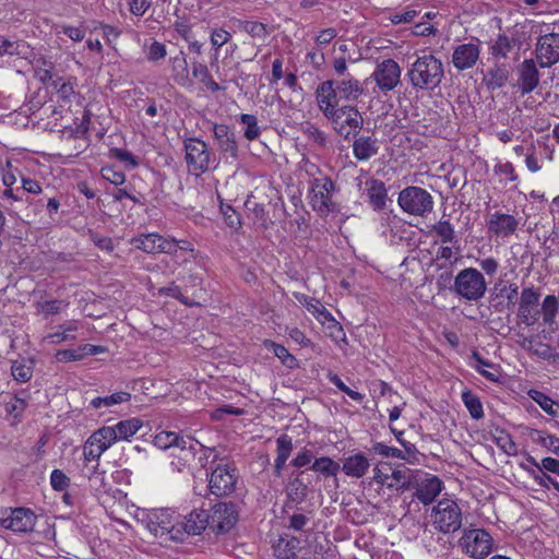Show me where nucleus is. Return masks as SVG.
I'll return each instance as SVG.
<instances>
[{
	"label": "nucleus",
	"mask_w": 559,
	"mask_h": 559,
	"mask_svg": "<svg viewBox=\"0 0 559 559\" xmlns=\"http://www.w3.org/2000/svg\"><path fill=\"white\" fill-rule=\"evenodd\" d=\"M246 207L253 213L254 218L258 219L263 227H267L270 219L263 204H258L248 199L246 201Z\"/></svg>",
	"instance_id": "obj_55"
},
{
	"label": "nucleus",
	"mask_w": 559,
	"mask_h": 559,
	"mask_svg": "<svg viewBox=\"0 0 559 559\" xmlns=\"http://www.w3.org/2000/svg\"><path fill=\"white\" fill-rule=\"evenodd\" d=\"M238 478L237 469L231 463H219L210 476V490L215 496H226L234 491Z\"/></svg>",
	"instance_id": "obj_12"
},
{
	"label": "nucleus",
	"mask_w": 559,
	"mask_h": 559,
	"mask_svg": "<svg viewBox=\"0 0 559 559\" xmlns=\"http://www.w3.org/2000/svg\"><path fill=\"white\" fill-rule=\"evenodd\" d=\"M397 202L404 212L416 216H425L433 209L431 194L415 186L403 189L399 194Z\"/></svg>",
	"instance_id": "obj_7"
},
{
	"label": "nucleus",
	"mask_w": 559,
	"mask_h": 559,
	"mask_svg": "<svg viewBox=\"0 0 559 559\" xmlns=\"http://www.w3.org/2000/svg\"><path fill=\"white\" fill-rule=\"evenodd\" d=\"M153 443L160 450L171 449L173 455L178 456V462L171 461L173 469L181 472L194 459L197 448L201 444L189 436H182L175 431L163 430L154 436Z\"/></svg>",
	"instance_id": "obj_2"
},
{
	"label": "nucleus",
	"mask_w": 559,
	"mask_h": 559,
	"mask_svg": "<svg viewBox=\"0 0 559 559\" xmlns=\"http://www.w3.org/2000/svg\"><path fill=\"white\" fill-rule=\"evenodd\" d=\"M171 63H173L175 81L182 86L191 85V80L189 78L188 62H187L183 53L180 52L179 56H176L175 58H173Z\"/></svg>",
	"instance_id": "obj_36"
},
{
	"label": "nucleus",
	"mask_w": 559,
	"mask_h": 559,
	"mask_svg": "<svg viewBox=\"0 0 559 559\" xmlns=\"http://www.w3.org/2000/svg\"><path fill=\"white\" fill-rule=\"evenodd\" d=\"M192 75L198 79L202 84H204V86L211 91V92H217L219 91V85L218 83H216L207 67L203 63H200V62H193L192 63Z\"/></svg>",
	"instance_id": "obj_41"
},
{
	"label": "nucleus",
	"mask_w": 559,
	"mask_h": 559,
	"mask_svg": "<svg viewBox=\"0 0 559 559\" xmlns=\"http://www.w3.org/2000/svg\"><path fill=\"white\" fill-rule=\"evenodd\" d=\"M462 510L460 506L450 499L440 500L431 511L433 527L443 534L457 532L462 527Z\"/></svg>",
	"instance_id": "obj_5"
},
{
	"label": "nucleus",
	"mask_w": 559,
	"mask_h": 559,
	"mask_svg": "<svg viewBox=\"0 0 559 559\" xmlns=\"http://www.w3.org/2000/svg\"><path fill=\"white\" fill-rule=\"evenodd\" d=\"M207 527L215 533L229 532L238 521V511L234 503L221 502L206 512Z\"/></svg>",
	"instance_id": "obj_11"
},
{
	"label": "nucleus",
	"mask_w": 559,
	"mask_h": 559,
	"mask_svg": "<svg viewBox=\"0 0 559 559\" xmlns=\"http://www.w3.org/2000/svg\"><path fill=\"white\" fill-rule=\"evenodd\" d=\"M142 420L139 418H129L121 420L114 426L118 440H129L142 428Z\"/></svg>",
	"instance_id": "obj_35"
},
{
	"label": "nucleus",
	"mask_w": 559,
	"mask_h": 559,
	"mask_svg": "<svg viewBox=\"0 0 559 559\" xmlns=\"http://www.w3.org/2000/svg\"><path fill=\"white\" fill-rule=\"evenodd\" d=\"M93 440H97L105 450H108L115 442H118V437L114 426H104L92 433Z\"/></svg>",
	"instance_id": "obj_45"
},
{
	"label": "nucleus",
	"mask_w": 559,
	"mask_h": 559,
	"mask_svg": "<svg viewBox=\"0 0 559 559\" xmlns=\"http://www.w3.org/2000/svg\"><path fill=\"white\" fill-rule=\"evenodd\" d=\"M102 177L115 186H120L126 180L124 174L120 170L114 169L112 167H103Z\"/></svg>",
	"instance_id": "obj_62"
},
{
	"label": "nucleus",
	"mask_w": 559,
	"mask_h": 559,
	"mask_svg": "<svg viewBox=\"0 0 559 559\" xmlns=\"http://www.w3.org/2000/svg\"><path fill=\"white\" fill-rule=\"evenodd\" d=\"M527 394L545 413L552 417H559V405L556 406L551 397L535 389L530 390Z\"/></svg>",
	"instance_id": "obj_37"
},
{
	"label": "nucleus",
	"mask_w": 559,
	"mask_h": 559,
	"mask_svg": "<svg viewBox=\"0 0 559 559\" xmlns=\"http://www.w3.org/2000/svg\"><path fill=\"white\" fill-rule=\"evenodd\" d=\"M55 357L59 362L78 361L84 358L81 346L75 349L58 350Z\"/></svg>",
	"instance_id": "obj_58"
},
{
	"label": "nucleus",
	"mask_w": 559,
	"mask_h": 559,
	"mask_svg": "<svg viewBox=\"0 0 559 559\" xmlns=\"http://www.w3.org/2000/svg\"><path fill=\"white\" fill-rule=\"evenodd\" d=\"M316 98L320 110L325 117L338 108L337 103L340 96L338 93H336L335 84L331 80L324 81L318 86Z\"/></svg>",
	"instance_id": "obj_22"
},
{
	"label": "nucleus",
	"mask_w": 559,
	"mask_h": 559,
	"mask_svg": "<svg viewBox=\"0 0 559 559\" xmlns=\"http://www.w3.org/2000/svg\"><path fill=\"white\" fill-rule=\"evenodd\" d=\"M540 294L533 287L524 288L520 296L518 317L525 325L531 326L538 320L537 310Z\"/></svg>",
	"instance_id": "obj_18"
},
{
	"label": "nucleus",
	"mask_w": 559,
	"mask_h": 559,
	"mask_svg": "<svg viewBox=\"0 0 559 559\" xmlns=\"http://www.w3.org/2000/svg\"><path fill=\"white\" fill-rule=\"evenodd\" d=\"M473 359L475 360L474 368L486 379L490 381L499 380V372L495 368V365L485 360L478 353H473Z\"/></svg>",
	"instance_id": "obj_42"
},
{
	"label": "nucleus",
	"mask_w": 559,
	"mask_h": 559,
	"mask_svg": "<svg viewBox=\"0 0 559 559\" xmlns=\"http://www.w3.org/2000/svg\"><path fill=\"white\" fill-rule=\"evenodd\" d=\"M11 370L13 378L20 382H27L33 374L31 366L23 361H14Z\"/></svg>",
	"instance_id": "obj_54"
},
{
	"label": "nucleus",
	"mask_w": 559,
	"mask_h": 559,
	"mask_svg": "<svg viewBox=\"0 0 559 559\" xmlns=\"http://www.w3.org/2000/svg\"><path fill=\"white\" fill-rule=\"evenodd\" d=\"M131 243L151 254L156 253H167V254H175L176 253V239L174 238H166L158 234H147V235H140L138 237H134L131 239Z\"/></svg>",
	"instance_id": "obj_15"
},
{
	"label": "nucleus",
	"mask_w": 559,
	"mask_h": 559,
	"mask_svg": "<svg viewBox=\"0 0 559 559\" xmlns=\"http://www.w3.org/2000/svg\"><path fill=\"white\" fill-rule=\"evenodd\" d=\"M311 469L324 477H332L337 475L341 465L329 456H321L314 460Z\"/></svg>",
	"instance_id": "obj_38"
},
{
	"label": "nucleus",
	"mask_w": 559,
	"mask_h": 559,
	"mask_svg": "<svg viewBox=\"0 0 559 559\" xmlns=\"http://www.w3.org/2000/svg\"><path fill=\"white\" fill-rule=\"evenodd\" d=\"M331 81L335 84L336 93H338V96L342 99L356 100L364 93V87L361 83L357 79L353 78L350 74L346 76L335 78Z\"/></svg>",
	"instance_id": "obj_24"
},
{
	"label": "nucleus",
	"mask_w": 559,
	"mask_h": 559,
	"mask_svg": "<svg viewBox=\"0 0 559 559\" xmlns=\"http://www.w3.org/2000/svg\"><path fill=\"white\" fill-rule=\"evenodd\" d=\"M431 231L435 233L443 243L455 240L454 227L449 221L437 222L432 226Z\"/></svg>",
	"instance_id": "obj_48"
},
{
	"label": "nucleus",
	"mask_w": 559,
	"mask_h": 559,
	"mask_svg": "<svg viewBox=\"0 0 559 559\" xmlns=\"http://www.w3.org/2000/svg\"><path fill=\"white\" fill-rule=\"evenodd\" d=\"M105 448L97 441L93 440V436L91 435L90 438L86 440L83 447V455L84 461L86 463V466L91 464V469L93 473L96 472L98 468V461L103 453L105 452Z\"/></svg>",
	"instance_id": "obj_32"
},
{
	"label": "nucleus",
	"mask_w": 559,
	"mask_h": 559,
	"mask_svg": "<svg viewBox=\"0 0 559 559\" xmlns=\"http://www.w3.org/2000/svg\"><path fill=\"white\" fill-rule=\"evenodd\" d=\"M372 450L374 453H377L383 457H396V459L404 457L403 452L400 449L389 447L382 442H376L372 445Z\"/></svg>",
	"instance_id": "obj_57"
},
{
	"label": "nucleus",
	"mask_w": 559,
	"mask_h": 559,
	"mask_svg": "<svg viewBox=\"0 0 559 559\" xmlns=\"http://www.w3.org/2000/svg\"><path fill=\"white\" fill-rule=\"evenodd\" d=\"M406 75L415 90L433 91L444 76L442 61L432 53H424L412 63Z\"/></svg>",
	"instance_id": "obj_1"
},
{
	"label": "nucleus",
	"mask_w": 559,
	"mask_h": 559,
	"mask_svg": "<svg viewBox=\"0 0 559 559\" xmlns=\"http://www.w3.org/2000/svg\"><path fill=\"white\" fill-rule=\"evenodd\" d=\"M559 300L556 295H547L540 307L539 313H542L543 322L547 325H552L556 322L558 313Z\"/></svg>",
	"instance_id": "obj_40"
},
{
	"label": "nucleus",
	"mask_w": 559,
	"mask_h": 559,
	"mask_svg": "<svg viewBox=\"0 0 559 559\" xmlns=\"http://www.w3.org/2000/svg\"><path fill=\"white\" fill-rule=\"evenodd\" d=\"M304 133L312 140L314 143H317L320 146H324L326 143V138L322 131H320L317 127L312 124H307L304 128Z\"/></svg>",
	"instance_id": "obj_63"
},
{
	"label": "nucleus",
	"mask_w": 559,
	"mask_h": 559,
	"mask_svg": "<svg viewBox=\"0 0 559 559\" xmlns=\"http://www.w3.org/2000/svg\"><path fill=\"white\" fill-rule=\"evenodd\" d=\"M509 78V68L506 64L496 63L484 75V83L488 90H498L502 87Z\"/></svg>",
	"instance_id": "obj_31"
},
{
	"label": "nucleus",
	"mask_w": 559,
	"mask_h": 559,
	"mask_svg": "<svg viewBox=\"0 0 559 559\" xmlns=\"http://www.w3.org/2000/svg\"><path fill=\"white\" fill-rule=\"evenodd\" d=\"M442 490V481L437 476L426 477L417 484L415 497L424 504L431 503Z\"/></svg>",
	"instance_id": "obj_27"
},
{
	"label": "nucleus",
	"mask_w": 559,
	"mask_h": 559,
	"mask_svg": "<svg viewBox=\"0 0 559 559\" xmlns=\"http://www.w3.org/2000/svg\"><path fill=\"white\" fill-rule=\"evenodd\" d=\"M241 123L246 127L245 138L249 141H253L260 135V128L258 126V119L253 115L242 114L240 116Z\"/></svg>",
	"instance_id": "obj_49"
},
{
	"label": "nucleus",
	"mask_w": 559,
	"mask_h": 559,
	"mask_svg": "<svg viewBox=\"0 0 559 559\" xmlns=\"http://www.w3.org/2000/svg\"><path fill=\"white\" fill-rule=\"evenodd\" d=\"M370 80L374 81L378 88L386 94L393 91L401 81V68L393 59H385L380 62L372 74Z\"/></svg>",
	"instance_id": "obj_14"
},
{
	"label": "nucleus",
	"mask_w": 559,
	"mask_h": 559,
	"mask_svg": "<svg viewBox=\"0 0 559 559\" xmlns=\"http://www.w3.org/2000/svg\"><path fill=\"white\" fill-rule=\"evenodd\" d=\"M214 136L222 152L229 153L233 157L237 156V143L235 134L225 124L214 126Z\"/></svg>",
	"instance_id": "obj_30"
},
{
	"label": "nucleus",
	"mask_w": 559,
	"mask_h": 559,
	"mask_svg": "<svg viewBox=\"0 0 559 559\" xmlns=\"http://www.w3.org/2000/svg\"><path fill=\"white\" fill-rule=\"evenodd\" d=\"M370 467V462L364 453H355L344 457L342 462V471L345 475L353 478H361L366 475Z\"/></svg>",
	"instance_id": "obj_25"
},
{
	"label": "nucleus",
	"mask_w": 559,
	"mask_h": 559,
	"mask_svg": "<svg viewBox=\"0 0 559 559\" xmlns=\"http://www.w3.org/2000/svg\"><path fill=\"white\" fill-rule=\"evenodd\" d=\"M206 511L193 510L178 520V528L182 533V542L187 536L200 535L207 527Z\"/></svg>",
	"instance_id": "obj_21"
},
{
	"label": "nucleus",
	"mask_w": 559,
	"mask_h": 559,
	"mask_svg": "<svg viewBox=\"0 0 559 559\" xmlns=\"http://www.w3.org/2000/svg\"><path fill=\"white\" fill-rule=\"evenodd\" d=\"M24 44L15 40H10L3 36H0V57L4 56H20Z\"/></svg>",
	"instance_id": "obj_52"
},
{
	"label": "nucleus",
	"mask_w": 559,
	"mask_h": 559,
	"mask_svg": "<svg viewBox=\"0 0 559 559\" xmlns=\"http://www.w3.org/2000/svg\"><path fill=\"white\" fill-rule=\"evenodd\" d=\"M373 480L381 486L391 489L405 488L406 475L401 469H394L391 465L383 463L373 469Z\"/></svg>",
	"instance_id": "obj_20"
},
{
	"label": "nucleus",
	"mask_w": 559,
	"mask_h": 559,
	"mask_svg": "<svg viewBox=\"0 0 559 559\" xmlns=\"http://www.w3.org/2000/svg\"><path fill=\"white\" fill-rule=\"evenodd\" d=\"M366 191L371 206L374 210H382L386 203V189L383 181L370 178L366 181Z\"/></svg>",
	"instance_id": "obj_29"
},
{
	"label": "nucleus",
	"mask_w": 559,
	"mask_h": 559,
	"mask_svg": "<svg viewBox=\"0 0 559 559\" xmlns=\"http://www.w3.org/2000/svg\"><path fill=\"white\" fill-rule=\"evenodd\" d=\"M536 60L525 59L519 67V86L522 94L533 92L539 84Z\"/></svg>",
	"instance_id": "obj_23"
},
{
	"label": "nucleus",
	"mask_w": 559,
	"mask_h": 559,
	"mask_svg": "<svg viewBox=\"0 0 559 559\" xmlns=\"http://www.w3.org/2000/svg\"><path fill=\"white\" fill-rule=\"evenodd\" d=\"M296 543L297 542L295 538H292V539L280 538L277 544L274 546V552H275L276 557L282 558V559H287L290 556H293Z\"/></svg>",
	"instance_id": "obj_53"
},
{
	"label": "nucleus",
	"mask_w": 559,
	"mask_h": 559,
	"mask_svg": "<svg viewBox=\"0 0 559 559\" xmlns=\"http://www.w3.org/2000/svg\"><path fill=\"white\" fill-rule=\"evenodd\" d=\"M76 330L74 325H69L62 331H58L51 334H48L45 338L51 344H59L66 341L75 340V335L72 333Z\"/></svg>",
	"instance_id": "obj_56"
},
{
	"label": "nucleus",
	"mask_w": 559,
	"mask_h": 559,
	"mask_svg": "<svg viewBox=\"0 0 559 559\" xmlns=\"http://www.w3.org/2000/svg\"><path fill=\"white\" fill-rule=\"evenodd\" d=\"M50 484L55 490L62 491L70 485V478L60 469H53Z\"/></svg>",
	"instance_id": "obj_59"
},
{
	"label": "nucleus",
	"mask_w": 559,
	"mask_h": 559,
	"mask_svg": "<svg viewBox=\"0 0 559 559\" xmlns=\"http://www.w3.org/2000/svg\"><path fill=\"white\" fill-rule=\"evenodd\" d=\"M520 47L521 41L519 38L514 36H508L507 34H501L491 44L489 50L493 58L506 59L513 49H520Z\"/></svg>",
	"instance_id": "obj_28"
},
{
	"label": "nucleus",
	"mask_w": 559,
	"mask_h": 559,
	"mask_svg": "<svg viewBox=\"0 0 559 559\" xmlns=\"http://www.w3.org/2000/svg\"><path fill=\"white\" fill-rule=\"evenodd\" d=\"M131 399V394L128 392H117L111 395L104 397H95L91 401L93 408L109 407L116 404L128 402Z\"/></svg>",
	"instance_id": "obj_43"
},
{
	"label": "nucleus",
	"mask_w": 559,
	"mask_h": 559,
	"mask_svg": "<svg viewBox=\"0 0 559 559\" xmlns=\"http://www.w3.org/2000/svg\"><path fill=\"white\" fill-rule=\"evenodd\" d=\"M180 515L169 509L154 511L147 520L148 531L164 540L182 542V533L178 528Z\"/></svg>",
	"instance_id": "obj_6"
},
{
	"label": "nucleus",
	"mask_w": 559,
	"mask_h": 559,
	"mask_svg": "<svg viewBox=\"0 0 559 559\" xmlns=\"http://www.w3.org/2000/svg\"><path fill=\"white\" fill-rule=\"evenodd\" d=\"M453 290L463 299L477 301L485 296L487 283L480 271L467 267L455 276Z\"/></svg>",
	"instance_id": "obj_3"
},
{
	"label": "nucleus",
	"mask_w": 559,
	"mask_h": 559,
	"mask_svg": "<svg viewBox=\"0 0 559 559\" xmlns=\"http://www.w3.org/2000/svg\"><path fill=\"white\" fill-rule=\"evenodd\" d=\"M479 56L480 48L477 44H461L456 46L453 50V67L459 71L472 69L478 62Z\"/></svg>",
	"instance_id": "obj_19"
},
{
	"label": "nucleus",
	"mask_w": 559,
	"mask_h": 559,
	"mask_svg": "<svg viewBox=\"0 0 559 559\" xmlns=\"http://www.w3.org/2000/svg\"><path fill=\"white\" fill-rule=\"evenodd\" d=\"M495 173L503 176L506 180L515 181L518 176L515 174L514 167L511 163H499L495 166Z\"/></svg>",
	"instance_id": "obj_64"
},
{
	"label": "nucleus",
	"mask_w": 559,
	"mask_h": 559,
	"mask_svg": "<svg viewBox=\"0 0 559 559\" xmlns=\"http://www.w3.org/2000/svg\"><path fill=\"white\" fill-rule=\"evenodd\" d=\"M263 345L266 349H271L273 354L286 366L293 367L296 358L283 345L276 344L273 341L265 340Z\"/></svg>",
	"instance_id": "obj_46"
},
{
	"label": "nucleus",
	"mask_w": 559,
	"mask_h": 559,
	"mask_svg": "<svg viewBox=\"0 0 559 559\" xmlns=\"http://www.w3.org/2000/svg\"><path fill=\"white\" fill-rule=\"evenodd\" d=\"M37 516L35 513L25 508L11 509L7 515L0 520L4 528L16 533L32 532L36 525Z\"/></svg>",
	"instance_id": "obj_16"
},
{
	"label": "nucleus",
	"mask_w": 559,
	"mask_h": 559,
	"mask_svg": "<svg viewBox=\"0 0 559 559\" xmlns=\"http://www.w3.org/2000/svg\"><path fill=\"white\" fill-rule=\"evenodd\" d=\"M462 401L474 419H480L484 416L483 404L479 397L471 391L462 393Z\"/></svg>",
	"instance_id": "obj_44"
},
{
	"label": "nucleus",
	"mask_w": 559,
	"mask_h": 559,
	"mask_svg": "<svg viewBox=\"0 0 559 559\" xmlns=\"http://www.w3.org/2000/svg\"><path fill=\"white\" fill-rule=\"evenodd\" d=\"M534 55L540 68L556 64L559 61V34L540 35L535 44Z\"/></svg>",
	"instance_id": "obj_13"
},
{
	"label": "nucleus",
	"mask_w": 559,
	"mask_h": 559,
	"mask_svg": "<svg viewBox=\"0 0 559 559\" xmlns=\"http://www.w3.org/2000/svg\"><path fill=\"white\" fill-rule=\"evenodd\" d=\"M527 462L533 467L538 468V472L546 471L548 473L557 474L559 476V460L554 457H545L542 462H537L533 456L527 457Z\"/></svg>",
	"instance_id": "obj_51"
},
{
	"label": "nucleus",
	"mask_w": 559,
	"mask_h": 559,
	"mask_svg": "<svg viewBox=\"0 0 559 559\" xmlns=\"http://www.w3.org/2000/svg\"><path fill=\"white\" fill-rule=\"evenodd\" d=\"M55 86L57 88L58 100L61 102L62 105H71L78 100L79 95L75 93L72 82H62L59 86L57 82H55Z\"/></svg>",
	"instance_id": "obj_47"
},
{
	"label": "nucleus",
	"mask_w": 559,
	"mask_h": 559,
	"mask_svg": "<svg viewBox=\"0 0 559 559\" xmlns=\"http://www.w3.org/2000/svg\"><path fill=\"white\" fill-rule=\"evenodd\" d=\"M231 38V34L224 28H214L211 33V44L213 47L221 48Z\"/></svg>",
	"instance_id": "obj_60"
},
{
	"label": "nucleus",
	"mask_w": 559,
	"mask_h": 559,
	"mask_svg": "<svg viewBox=\"0 0 559 559\" xmlns=\"http://www.w3.org/2000/svg\"><path fill=\"white\" fill-rule=\"evenodd\" d=\"M457 546L469 558L484 559L492 550L493 538L484 528H464Z\"/></svg>",
	"instance_id": "obj_4"
},
{
	"label": "nucleus",
	"mask_w": 559,
	"mask_h": 559,
	"mask_svg": "<svg viewBox=\"0 0 559 559\" xmlns=\"http://www.w3.org/2000/svg\"><path fill=\"white\" fill-rule=\"evenodd\" d=\"M519 227V221L510 214L495 212L487 221L488 234L491 238L507 239L515 234Z\"/></svg>",
	"instance_id": "obj_17"
},
{
	"label": "nucleus",
	"mask_w": 559,
	"mask_h": 559,
	"mask_svg": "<svg viewBox=\"0 0 559 559\" xmlns=\"http://www.w3.org/2000/svg\"><path fill=\"white\" fill-rule=\"evenodd\" d=\"M379 152L378 139L372 135H360L353 142V154L358 160H368Z\"/></svg>",
	"instance_id": "obj_26"
},
{
	"label": "nucleus",
	"mask_w": 559,
	"mask_h": 559,
	"mask_svg": "<svg viewBox=\"0 0 559 559\" xmlns=\"http://www.w3.org/2000/svg\"><path fill=\"white\" fill-rule=\"evenodd\" d=\"M536 437L533 440L539 445L546 448L547 450L554 452L556 455L559 453V438L545 433L544 431L536 430Z\"/></svg>",
	"instance_id": "obj_50"
},
{
	"label": "nucleus",
	"mask_w": 559,
	"mask_h": 559,
	"mask_svg": "<svg viewBox=\"0 0 559 559\" xmlns=\"http://www.w3.org/2000/svg\"><path fill=\"white\" fill-rule=\"evenodd\" d=\"M418 13L419 11H417L414 5H409L402 11H388L383 19L390 21L392 25L409 24L414 22Z\"/></svg>",
	"instance_id": "obj_39"
},
{
	"label": "nucleus",
	"mask_w": 559,
	"mask_h": 559,
	"mask_svg": "<svg viewBox=\"0 0 559 559\" xmlns=\"http://www.w3.org/2000/svg\"><path fill=\"white\" fill-rule=\"evenodd\" d=\"M334 182L329 177L316 178L311 181L310 204L313 211L325 216L335 209L332 201Z\"/></svg>",
	"instance_id": "obj_10"
},
{
	"label": "nucleus",
	"mask_w": 559,
	"mask_h": 559,
	"mask_svg": "<svg viewBox=\"0 0 559 559\" xmlns=\"http://www.w3.org/2000/svg\"><path fill=\"white\" fill-rule=\"evenodd\" d=\"M326 118L331 120L336 133L345 140L356 136L364 123L361 114L353 106L340 107Z\"/></svg>",
	"instance_id": "obj_8"
},
{
	"label": "nucleus",
	"mask_w": 559,
	"mask_h": 559,
	"mask_svg": "<svg viewBox=\"0 0 559 559\" xmlns=\"http://www.w3.org/2000/svg\"><path fill=\"white\" fill-rule=\"evenodd\" d=\"M276 444H277V450H276L277 455L274 461V469H275V474L277 476H280L282 473V469L285 466L286 461L288 460L290 452L293 450L292 438L288 437L287 435H282L277 438Z\"/></svg>",
	"instance_id": "obj_34"
},
{
	"label": "nucleus",
	"mask_w": 559,
	"mask_h": 559,
	"mask_svg": "<svg viewBox=\"0 0 559 559\" xmlns=\"http://www.w3.org/2000/svg\"><path fill=\"white\" fill-rule=\"evenodd\" d=\"M294 296L298 302L306 307V309L312 313L321 323L324 324L325 320L330 319V312L321 305L318 299L300 293H296Z\"/></svg>",
	"instance_id": "obj_33"
},
{
	"label": "nucleus",
	"mask_w": 559,
	"mask_h": 559,
	"mask_svg": "<svg viewBox=\"0 0 559 559\" xmlns=\"http://www.w3.org/2000/svg\"><path fill=\"white\" fill-rule=\"evenodd\" d=\"M497 445L507 454H514L516 452V445L512 441L511 437L501 431L498 437L495 438Z\"/></svg>",
	"instance_id": "obj_61"
},
{
	"label": "nucleus",
	"mask_w": 559,
	"mask_h": 559,
	"mask_svg": "<svg viewBox=\"0 0 559 559\" xmlns=\"http://www.w3.org/2000/svg\"><path fill=\"white\" fill-rule=\"evenodd\" d=\"M185 159L188 169L193 175H201L209 170L212 164V153L207 144L197 138L185 140Z\"/></svg>",
	"instance_id": "obj_9"
}]
</instances>
